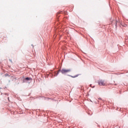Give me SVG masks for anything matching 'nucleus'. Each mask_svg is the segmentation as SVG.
Instances as JSON below:
<instances>
[{
  "label": "nucleus",
  "instance_id": "1",
  "mask_svg": "<svg viewBox=\"0 0 128 128\" xmlns=\"http://www.w3.org/2000/svg\"><path fill=\"white\" fill-rule=\"evenodd\" d=\"M72 70L70 69H64V68H63L60 70L62 74H68V72H70Z\"/></svg>",
  "mask_w": 128,
  "mask_h": 128
},
{
  "label": "nucleus",
  "instance_id": "2",
  "mask_svg": "<svg viewBox=\"0 0 128 128\" xmlns=\"http://www.w3.org/2000/svg\"><path fill=\"white\" fill-rule=\"evenodd\" d=\"M98 84L99 86H106V82L104 80H100L98 81Z\"/></svg>",
  "mask_w": 128,
  "mask_h": 128
},
{
  "label": "nucleus",
  "instance_id": "4",
  "mask_svg": "<svg viewBox=\"0 0 128 128\" xmlns=\"http://www.w3.org/2000/svg\"><path fill=\"white\" fill-rule=\"evenodd\" d=\"M72 76V78H78V76Z\"/></svg>",
  "mask_w": 128,
  "mask_h": 128
},
{
  "label": "nucleus",
  "instance_id": "3",
  "mask_svg": "<svg viewBox=\"0 0 128 128\" xmlns=\"http://www.w3.org/2000/svg\"><path fill=\"white\" fill-rule=\"evenodd\" d=\"M32 80V78H30L28 77V78H25V80Z\"/></svg>",
  "mask_w": 128,
  "mask_h": 128
},
{
  "label": "nucleus",
  "instance_id": "5",
  "mask_svg": "<svg viewBox=\"0 0 128 128\" xmlns=\"http://www.w3.org/2000/svg\"><path fill=\"white\" fill-rule=\"evenodd\" d=\"M8 74H6L5 76H8Z\"/></svg>",
  "mask_w": 128,
  "mask_h": 128
}]
</instances>
